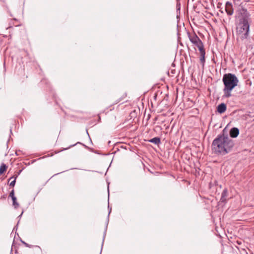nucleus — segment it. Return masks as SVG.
<instances>
[{
  "label": "nucleus",
  "instance_id": "nucleus-1",
  "mask_svg": "<svg viewBox=\"0 0 254 254\" xmlns=\"http://www.w3.org/2000/svg\"><path fill=\"white\" fill-rule=\"evenodd\" d=\"M234 145V140L223 132L213 140L212 150L217 155H225L232 150Z\"/></svg>",
  "mask_w": 254,
  "mask_h": 254
},
{
  "label": "nucleus",
  "instance_id": "nucleus-2",
  "mask_svg": "<svg viewBox=\"0 0 254 254\" xmlns=\"http://www.w3.org/2000/svg\"><path fill=\"white\" fill-rule=\"evenodd\" d=\"M241 16L237 27V32L241 39H247L249 36L250 24L252 22L251 15L246 9L242 8L240 10Z\"/></svg>",
  "mask_w": 254,
  "mask_h": 254
},
{
  "label": "nucleus",
  "instance_id": "nucleus-3",
  "mask_svg": "<svg viewBox=\"0 0 254 254\" xmlns=\"http://www.w3.org/2000/svg\"><path fill=\"white\" fill-rule=\"evenodd\" d=\"M222 81L224 85V96L227 98L230 97L232 95L231 91L238 85L239 80L235 74L229 73L224 74Z\"/></svg>",
  "mask_w": 254,
  "mask_h": 254
},
{
  "label": "nucleus",
  "instance_id": "nucleus-4",
  "mask_svg": "<svg viewBox=\"0 0 254 254\" xmlns=\"http://www.w3.org/2000/svg\"><path fill=\"white\" fill-rule=\"evenodd\" d=\"M225 10L229 15H232L233 13V8L232 3L227 1L225 4Z\"/></svg>",
  "mask_w": 254,
  "mask_h": 254
},
{
  "label": "nucleus",
  "instance_id": "nucleus-5",
  "mask_svg": "<svg viewBox=\"0 0 254 254\" xmlns=\"http://www.w3.org/2000/svg\"><path fill=\"white\" fill-rule=\"evenodd\" d=\"M229 134L231 137L236 138L239 134V129L237 127H233L230 129Z\"/></svg>",
  "mask_w": 254,
  "mask_h": 254
},
{
  "label": "nucleus",
  "instance_id": "nucleus-6",
  "mask_svg": "<svg viewBox=\"0 0 254 254\" xmlns=\"http://www.w3.org/2000/svg\"><path fill=\"white\" fill-rule=\"evenodd\" d=\"M226 104L224 103H221L217 106V110L219 113L222 114L226 111Z\"/></svg>",
  "mask_w": 254,
  "mask_h": 254
},
{
  "label": "nucleus",
  "instance_id": "nucleus-7",
  "mask_svg": "<svg viewBox=\"0 0 254 254\" xmlns=\"http://www.w3.org/2000/svg\"><path fill=\"white\" fill-rule=\"evenodd\" d=\"M189 37L190 42L193 44L196 42V41L199 39V38L195 33L192 35H189Z\"/></svg>",
  "mask_w": 254,
  "mask_h": 254
},
{
  "label": "nucleus",
  "instance_id": "nucleus-8",
  "mask_svg": "<svg viewBox=\"0 0 254 254\" xmlns=\"http://www.w3.org/2000/svg\"><path fill=\"white\" fill-rule=\"evenodd\" d=\"M227 190L226 189L224 190L221 193V201L222 202H224L226 200V197H227Z\"/></svg>",
  "mask_w": 254,
  "mask_h": 254
},
{
  "label": "nucleus",
  "instance_id": "nucleus-9",
  "mask_svg": "<svg viewBox=\"0 0 254 254\" xmlns=\"http://www.w3.org/2000/svg\"><path fill=\"white\" fill-rule=\"evenodd\" d=\"M149 142L153 143L155 144H159L160 143V138L158 137H154L148 140Z\"/></svg>",
  "mask_w": 254,
  "mask_h": 254
},
{
  "label": "nucleus",
  "instance_id": "nucleus-10",
  "mask_svg": "<svg viewBox=\"0 0 254 254\" xmlns=\"http://www.w3.org/2000/svg\"><path fill=\"white\" fill-rule=\"evenodd\" d=\"M6 166L2 163L0 166V175L2 174L6 170Z\"/></svg>",
  "mask_w": 254,
  "mask_h": 254
},
{
  "label": "nucleus",
  "instance_id": "nucleus-11",
  "mask_svg": "<svg viewBox=\"0 0 254 254\" xmlns=\"http://www.w3.org/2000/svg\"><path fill=\"white\" fill-rule=\"evenodd\" d=\"M205 54H200V61L203 66L204 65L205 63Z\"/></svg>",
  "mask_w": 254,
  "mask_h": 254
},
{
  "label": "nucleus",
  "instance_id": "nucleus-12",
  "mask_svg": "<svg viewBox=\"0 0 254 254\" xmlns=\"http://www.w3.org/2000/svg\"><path fill=\"white\" fill-rule=\"evenodd\" d=\"M197 48L200 52V55L202 54H205V52L204 49L203 44L201 45L200 46H198Z\"/></svg>",
  "mask_w": 254,
  "mask_h": 254
},
{
  "label": "nucleus",
  "instance_id": "nucleus-13",
  "mask_svg": "<svg viewBox=\"0 0 254 254\" xmlns=\"http://www.w3.org/2000/svg\"><path fill=\"white\" fill-rule=\"evenodd\" d=\"M12 200L13 205L14 206L15 208H17L19 206V204L16 201V197H14L12 198Z\"/></svg>",
  "mask_w": 254,
  "mask_h": 254
},
{
  "label": "nucleus",
  "instance_id": "nucleus-14",
  "mask_svg": "<svg viewBox=\"0 0 254 254\" xmlns=\"http://www.w3.org/2000/svg\"><path fill=\"white\" fill-rule=\"evenodd\" d=\"M193 44L195 45V46H196L197 47H198V46H200L201 45L203 44V43L202 42L201 40L199 39Z\"/></svg>",
  "mask_w": 254,
  "mask_h": 254
},
{
  "label": "nucleus",
  "instance_id": "nucleus-15",
  "mask_svg": "<svg viewBox=\"0 0 254 254\" xmlns=\"http://www.w3.org/2000/svg\"><path fill=\"white\" fill-rule=\"evenodd\" d=\"M9 196L11 197V199L14 198V197H16L15 196H14V190H12L11 192H10L9 193Z\"/></svg>",
  "mask_w": 254,
  "mask_h": 254
},
{
  "label": "nucleus",
  "instance_id": "nucleus-16",
  "mask_svg": "<svg viewBox=\"0 0 254 254\" xmlns=\"http://www.w3.org/2000/svg\"><path fill=\"white\" fill-rule=\"evenodd\" d=\"M16 177L15 178V179H14V180L13 181H12V182H10V185H9L10 186H12V187H14V185L15 184V182H16V181H15L16 180Z\"/></svg>",
  "mask_w": 254,
  "mask_h": 254
},
{
  "label": "nucleus",
  "instance_id": "nucleus-17",
  "mask_svg": "<svg viewBox=\"0 0 254 254\" xmlns=\"http://www.w3.org/2000/svg\"><path fill=\"white\" fill-rule=\"evenodd\" d=\"M22 243L27 247L30 248V246L24 241H21Z\"/></svg>",
  "mask_w": 254,
  "mask_h": 254
},
{
  "label": "nucleus",
  "instance_id": "nucleus-18",
  "mask_svg": "<svg viewBox=\"0 0 254 254\" xmlns=\"http://www.w3.org/2000/svg\"><path fill=\"white\" fill-rule=\"evenodd\" d=\"M75 144L72 145L70 146L69 147L64 149V150H66V149H68V148H70V147H71V146H75Z\"/></svg>",
  "mask_w": 254,
  "mask_h": 254
},
{
  "label": "nucleus",
  "instance_id": "nucleus-19",
  "mask_svg": "<svg viewBox=\"0 0 254 254\" xmlns=\"http://www.w3.org/2000/svg\"><path fill=\"white\" fill-rule=\"evenodd\" d=\"M22 214H23V212H22V213H21V214H20L18 217H20L22 216Z\"/></svg>",
  "mask_w": 254,
  "mask_h": 254
},
{
  "label": "nucleus",
  "instance_id": "nucleus-20",
  "mask_svg": "<svg viewBox=\"0 0 254 254\" xmlns=\"http://www.w3.org/2000/svg\"><path fill=\"white\" fill-rule=\"evenodd\" d=\"M12 178H13V176H12V177H10V179H12Z\"/></svg>",
  "mask_w": 254,
  "mask_h": 254
},
{
  "label": "nucleus",
  "instance_id": "nucleus-21",
  "mask_svg": "<svg viewBox=\"0 0 254 254\" xmlns=\"http://www.w3.org/2000/svg\"><path fill=\"white\" fill-rule=\"evenodd\" d=\"M12 178H13V176H12V177H10V179H12Z\"/></svg>",
  "mask_w": 254,
  "mask_h": 254
}]
</instances>
